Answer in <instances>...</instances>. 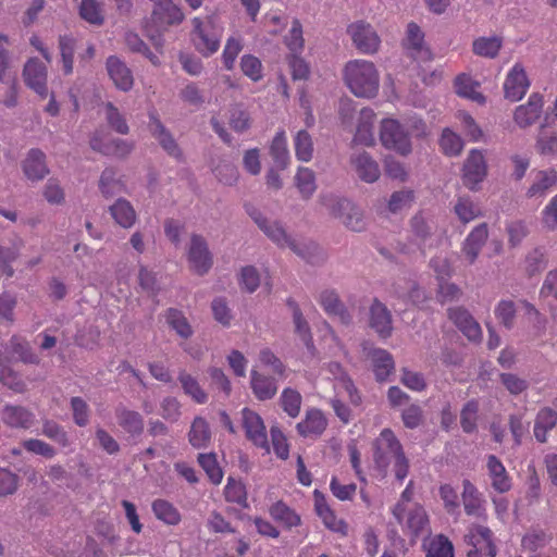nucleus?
Wrapping results in <instances>:
<instances>
[{"instance_id": "6", "label": "nucleus", "mask_w": 557, "mask_h": 557, "mask_svg": "<svg viewBox=\"0 0 557 557\" xmlns=\"http://www.w3.org/2000/svg\"><path fill=\"white\" fill-rule=\"evenodd\" d=\"M393 515L403 529L413 537L430 532L429 516L420 504L397 503Z\"/></svg>"}, {"instance_id": "33", "label": "nucleus", "mask_w": 557, "mask_h": 557, "mask_svg": "<svg viewBox=\"0 0 557 557\" xmlns=\"http://www.w3.org/2000/svg\"><path fill=\"white\" fill-rule=\"evenodd\" d=\"M109 212L115 223L123 228H131L137 220L134 207L124 198H119L112 206H110Z\"/></svg>"}, {"instance_id": "45", "label": "nucleus", "mask_w": 557, "mask_h": 557, "mask_svg": "<svg viewBox=\"0 0 557 557\" xmlns=\"http://www.w3.org/2000/svg\"><path fill=\"white\" fill-rule=\"evenodd\" d=\"M454 212L463 224H468L482 216V210L479 205L468 196L458 197L454 206Z\"/></svg>"}, {"instance_id": "54", "label": "nucleus", "mask_w": 557, "mask_h": 557, "mask_svg": "<svg viewBox=\"0 0 557 557\" xmlns=\"http://www.w3.org/2000/svg\"><path fill=\"white\" fill-rule=\"evenodd\" d=\"M414 202V193L411 189L394 191L388 201L387 209L391 213L397 214L409 210Z\"/></svg>"}, {"instance_id": "15", "label": "nucleus", "mask_w": 557, "mask_h": 557, "mask_svg": "<svg viewBox=\"0 0 557 557\" xmlns=\"http://www.w3.org/2000/svg\"><path fill=\"white\" fill-rule=\"evenodd\" d=\"M149 115V131L151 135L158 140L163 150L171 157L175 159L182 158V151L175 141L172 134L169 129L163 125L156 110H151L148 113Z\"/></svg>"}, {"instance_id": "52", "label": "nucleus", "mask_w": 557, "mask_h": 557, "mask_svg": "<svg viewBox=\"0 0 557 557\" xmlns=\"http://www.w3.org/2000/svg\"><path fill=\"white\" fill-rule=\"evenodd\" d=\"M269 512L275 521L283 523L287 528L297 527L301 521L300 517L283 502L273 504Z\"/></svg>"}, {"instance_id": "29", "label": "nucleus", "mask_w": 557, "mask_h": 557, "mask_svg": "<svg viewBox=\"0 0 557 557\" xmlns=\"http://www.w3.org/2000/svg\"><path fill=\"white\" fill-rule=\"evenodd\" d=\"M370 326L384 338L391 336L393 331L391 312L377 300L370 308Z\"/></svg>"}, {"instance_id": "41", "label": "nucleus", "mask_w": 557, "mask_h": 557, "mask_svg": "<svg viewBox=\"0 0 557 557\" xmlns=\"http://www.w3.org/2000/svg\"><path fill=\"white\" fill-rule=\"evenodd\" d=\"M503 47V39L499 36H482L473 40L472 51L474 54L494 59Z\"/></svg>"}, {"instance_id": "36", "label": "nucleus", "mask_w": 557, "mask_h": 557, "mask_svg": "<svg viewBox=\"0 0 557 557\" xmlns=\"http://www.w3.org/2000/svg\"><path fill=\"white\" fill-rule=\"evenodd\" d=\"M315 511L317 515L321 518L323 524L334 531L342 534H345L347 531V524L344 520L338 519L335 512L330 508L327 503L322 496H315Z\"/></svg>"}, {"instance_id": "4", "label": "nucleus", "mask_w": 557, "mask_h": 557, "mask_svg": "<svg viewBox=\"0 0 557 557\" xmlns=\"http://www.w3.org/2000/svg\"><path fill=\"white\" fill-rule=\"evenodd\" d=\"M438 244L436 226L432 220H428L422 213H417L410 221L409 242L400 244L399 250L404 253H411L417 250L422 253L426 249Z\"/></svg>"}, {"instance_id": "62", "label": "nucleus", "mask_w": 557, "mask_h": 557, "mask_svg": "<svg viewBox=\"0 0 557 557\" xmlns=\"http://www.w3.org/2000/svg\"><path fill=\"white\" fill-rule=\"evenodd\" d=\"M440 146L446 156L456 157L462 151L463 141L458 134L445 128L440 139Z\"/></svg>"}, {"instance_id": "30", "label": "nucleus", "mask_w": 557, "mask_h": 557, "mask_svg": "<svg viewBox=\"0 0 557 557\" xmlns=\"http://www.w3.org/2000/svg\"><path fill=\"white\" fill-rule=\"evenodd\" d=\"M557 184V172L553 169L541 170L534 174L532 184L527 190L529 198H544Z\"/></svg>"}, {"instance_id": "12", "label": "nucleus", "mask_w": 557, "mask_h": 557, "mask_svg": "<svg viewBox=\"0 0 557 557\" xmlns=\"http://www.w3.org/2000/svg\"><path fill=\"white\" fill-rule=\"evenodd\" d=\"M187 259L190 269L198 275L209 272L213 264L212 253L206 239L198 234H193L187 250Z\"/></svg>"}, {"instance_id": "44", "label": "nucleus", "mask_w": 557, "mask_h": 557, "mask_svg": "<svg viewBox=\"0 0 557 557\" xmlns=\"http://www.w3.org/2000/svg\"><path fill=\"white\" fill-rule=\"evenodd\" d=\"M371 358L376 380L385 381L395 368L392 355L384 349H374Z\"/></svg>"}, {"instance_id": "43", "label": "nucleus", "mask_w": 557, "mask_h": 557, "mask_svg": "<svg viewBox=\"0 0 557 557\" xmlns=\"http://www.w3.org/2000/svg\"><path fill=\"white\" fill-rule=\"evenodd\" d=\"M287 305L290 307L293 312V322L295 325V332L300 337V339L304 342V344L307 346L309 350L313 349V341L311 331L309 327L308 322L302 315V312L299 308V306L292 299L287 301Z\"/></svg>"}, {"instance_id": "8", "label": "nucleus", "mask_w": 557, "mask_h": 557, "mask_svg": "<svg viewBox=\"0 0 557 557\" xmlns=\"http://www.w3.org/2000/svg\"><path fill=\"white\" fill-rule=\"evenodd\" d=\"M347 33L355 47L364 54L377 52L381 39L373 26L366 21H356L348 25Z\"/></svg>"}, {"instance_id": "28", "label": "nucleus", "mask_w": 557, "mask_h": 557, "mask_svg": "<svg viewBox=\"0 0 557 557\" xmlns=\"http://www.w3.org/2000/svg\"><path fill=\"white\" fill-rule=\"evenodd\" d=\"M327 425V420L319 409L311 408L306 411L305 419L297 424V431L301 436H319Z\"/></svg>"}, {"instance_id": "59", "label": "nucleus", "mask_w": 557, "mask_h": 557, "mask_svg": "<svg viewBox=\"0 0 557 557\" xmlns=\"http://www.w3.org/2000/svg\"><path fill=\"white\" fill-rule=\"evenodd\" d=\"M456 91L459 96L471 99L478 103L485 102V97L479 91V85L467 75L457 77Z\"/></svg>"}, {"instance_id": "49", "label": "nucleus", "mask_w": 557, "mask_h": 557, "mask_svg": "<svg viewBox=\"0 0 557 557\" xmlns=\"http://www.w3.org/2000/svg\"><path fill=\"white\" fill-rule=\"evenodd\" d=\"M326 370L333 376V379L338 381L342 387L347 392L350 401L356 405L359 404L360 397L357 394V389L352 381L345 373L342 366L338 362H330Z\"/></svg>"}, {"instance_id": "14", "label": "nucleus", "mask_w": 557, "mask_h": 557, "mask_svg": "<svg viewBox=\"0 0 557 557\" xmlns=\"http://www.w3.org/2000/svg\"><path fill=\"white\" fill-rule=\"evenodd\" d=\"M242 424L246 437L257 447L269 451L268 435L262 418L253 410L244 408L242 410Z\"/></svg>"}, {"instance_id": "63", "label": "nucleus", "mask_w": 557, "mask_h": 557, "mask_svg": "<svg viewBox=\"0 0 557 557\" xmlns=\"http://www.w3.org/2000/svg\"><path fill=\"white\" fill-rule=\"evenodd\" d=\"M79 15L83 20L92 25H101L104 21L100 3L96 0H82Z\"/></svg>"}, {"instance_id": "35", "label": "nucleus", "mask_w": 557, "mask_h": 557, "mask_svg": "<svg viewBox=\"0 0 557 557\" xmlns=\"http://www.w3.org/2000/svg\"><path fill=\"white\" fill-rule=\"evenodd\" d=\"M557 424V411L549 408H542L535 418L533 433L537 442L545 443L547 441V434Z\"/></svg>"}, {"instance_id": "37", "label": "nucleus", "mask_w": 557, "mask_h": 557, "mask_svg": "<svg viewBox=\"0 0 557 557\" xmlns=\"http://www.w3.org/2000/svg\"><path fill=\"white\" fill-rule=\"evenodd\" d=\"M406 47L412 55L429 59L430 51L424 45V34L416 23H409L406 32Z\"/></svg>"}, {"instance_id": "50", "label": "nucleus", "mask_w": 557, "mask_h": 557, "mask_svg": "<svg viewBox=\"0 0 557 557\" xmlns=\"http://www.w3.org/2000/svg\"><path fill=\"white\" fill-rule=\"evenodd\" d=\"M295 185L302 198H310L317 189L314 172L309 168L300 166L295 175Z\"/></svg>"}, {"instance_id": "53", "label": "nucleus", "mask_w": 557, "mask_h": 557, "mask_svg": "<svg viewBox=\"0 0 557 557\" xmlns=\"http://www.w3.org/2000/svg\"><path fill=\"white\" fill-rule=\"evenodd\" d=\"M495 318L507 330H511L515 325L517 308L511 299H500L494 308Z\"/></svg>"}, {"instance_id": "22", "label": "nucleus", "mask_w": 557, "mask_h": 557, "mask_svg": "<svg viewBox=\"0 0 557 557\" xmlns=\"http://www.w3.org/2000/svg\"><path fill=\"white\" fill-rule=\"evenodd\" d=\"M486 469L491 486L494 491L504 494L511 490V478L503 462L495 455L486 457Z\"/></svg>"}, {"instance_id": "31", "label": "nucleus", "mask_w": 557, "mask_h": 557, "mask_svg": "<svg viewBox=\"0 0 557 557\" xmlns=\"http://www.w3.org/2000/svg\"><path fill=\"white\" fill-rule=\"evenodd\" d=\"M250 386L253 395L259 400L271 399L277 392L275 379L267 376L255 369H252L250 373Z\"/></svg>"}, {"instance_id": "17", "label": "nucleus", "mask_w": 557, "mask_h": 557, "mask_svg": "<svg viewBox=\"0 0 557 557\" xmlns=\"http://www.w3.org/2000/svg\"><path fill=\"white\" fill-rule=\"evenodd\" d=\"M530 87V81L525 70L520 63H516L508 72L505 83V97L511 101H519L523 98Z\"/></svg>"}, {"instance_id": "24", "label": "nucleus", "mask_w": 557, "mask_h": 557, "mask_svg": "<svg viewBox=\"0 0 557 557\" xmlns=\"http://www.w3.org/2000/svg\"><path fill=\"white\" fill-rule=\"evenodd\" d=\"M375 121V113L370 108H363L360 110L358 120H357V126H356V133L354 136V144L356 145H362V146H373L375 143L374 133H373V125Z\"/></svg>"}, {"instance_id": "16", "label": "nucleus", "mask_w": 557, "mask_h": 557, "mask_svg": "<svg viewBox=\"0 0 557 557\" xmlns=\"http://www.w3.org/2000/svg\"><path fill=\"white\" fill-rule=\"evenodd\" d=\"M249 214L259 228L278 247L296 248L295 239L287 235L286 231L278 222L269 221L257 210H252Z\"/></svg>"}, {"instance_id": "47", "label": "nucleus", "mask_w": 557, "mask_h": 557, "mask_svg": "<svg viewBox=\"0 0 557 557\" xmlns=\"http://www.w3.org/2000/svg\"><path fill=\"white\" fill-rule=\"evenodd\" d=\"M151 507L158 520H161L169 525H176L180 523L181 513L170 502L165 499H156Z\"/></svg>"}, {"instance_id": "51", "label": "nucleus", "mask_w": 557, "mask_h": 557, "mask_svg": "<svg viewBox=\"0 0 557 557\" xmlns=\"http://www.w3.org/2000/svg\"><path fill=\"white\" fill-rule=\"evenodd\" d=\"M103 114L108 125L121 135H126L129 132V126L126 122L125 115L112 103H103Z\"/></svg>"}, {"instance_id": "21", "label": "nucleus", "mask_w": 557, "mask_h": 557, "mask_svg": "<svg viewBox=\"0 0 557 557\" xmlns=\"http://www.w3.org/2000/svg\"><path fill=\"white\" fill-rule=\"evenodd\" d=\"M461 499L465 512L468 516L475 518L486 517L485 500L482 494L479 492L475 485L467 479L462 481Z\"/></svg>"}, {"instance_id": "57", "label": "nucleus", "mask_w": 557, "mask_h": 557, "mask_svg": "<svg viewBox=\"0 0 557 557\" xmlns=\"http://www.w3.org/2000/svg\"><path fill=\"white\" fill-rule=\"evenodd\" d=\"M178 381L185 394L191 397L197 404H205L207 401V394L193 375L186 371H181L178 374Z\"/></svg>"}, {"instance_id": "56", "label": "nucleus", "mask_w": 557, "mask_h": 557, "mask_svg": "<svg viewBox=\"0 0 557 557\" xmlns=\"http://www.w3.org/2000/svg\"><path fill=\"white\" fill-rule=\"evenodd\" d=\"M425 557H454V546L443 534L436 535L425 544Z\"/></svg>"}, {"instance_id": "25", "label": "nucleus", "mask_w": 557, "mask_h": 557, "mask_svg": "<svg viewBox=\"0 0 557 557\" xmlns=\"http://www.w3.org/2000/svg\"><path fill=\"white\" fill-rule=\"evenodd\" d=\"M449 319L470 341H480L482 329L473 317L463 308H450L448 310Z\"/></svg>"}, {"instance_id": "1", "label": "nucleus", "mask_w": 557, "mask_h": 557, "mask_svg": "<svg viewBox=\"0 0 557 557\" xmlns=\"http://www.w3.org/2000/svg\"><path fill=\"white\" fill-rule=\"evenodd\" d=\"M426 135V124L414 115L407 116L404 122L394 117H385L380 122L379 137L382 146L403 157L412 152L411 137L422 138Z\"/></svg>"}, {"instance_id": "64", "label": "nucleus", "mask_w": 557, "mask_h": 557, "mask_svg": "<svg viewBox=\"0 0 557 557\" xmlns=\"http://www.w3.org/2000/svg\"><path fill=\"white\" fill-rule=\"evenodd\" d=\"M224 495L227 502L235 503L245 508L248 506L246 487L240 481L228 478Z\"/></svg>"}, {"instance_id": "3", "label": "nucleus", "mask_w": 557, "mask_h": 557, "mask_svg": "<svg viewBox=\"0 0 557 557\" xmlns=\"http://www.w3.org/2000/svg\"><path fill=\"white\" fill-rule=\"evenodd\" d=\"M320 202L330 214L338 219L345 227L352 232H362L367 227V221L362 209L352 201L334 195H323Z\"/></svg>"}, {"instance_id": "58", "label": "nucleus", "mask_w": 557, "mask_h": 557, "mask_svg": "<svg viewBox=\"0 0 557 557\" xmlns=\"http://www.w3.org/2000/svg\"><path fill=\"white\" fill-rule=\"evenodd\" d=\"M270 152L278 166H281L282 169L286 168L289 161V151L287 148V138L284 131H280L276 133L275 137L271 143Z\"/></svg>"}, {"instance_id": "2", "label": "nucleus", "mask_w": 557, "mask_h": 557, "mask_svg": "<svg viewBox=\"0 0 557 557\" xmlns=\"http://www.w3.org/2000/svg\"><path fill=\"white\" fill-rule=\"evenodd\" d=\"M344 82L358 98L372 99L380 89V73L373 62L362 59L346 63L343 71Z\"/></svg>"}, {"instance_id": "5", "label": "nucleus", "mask_w": 557, "mask_h": 557, "mask_svg": "<svg viewBox=\"0 0 557 557\" xmlns=\"http://www.w3.org/2000/svg\"><path fill=\"white\" fill-rule=\"evenodd\" d=\"M184 20V12L173 0H159L152 3L151 14L147 20L146 28L153 39V33L161 36L171 26L180 25Z\"/></svg>"}, {"instance_id": "38", "label": "nucleus", "mask_w": 557, "mask_h": 557, "mask_svg": "<svg viewBox=\"0 0 557 557\" xmlns=\"http://www.w3.org/2000/svg\"><path fill=\"white\" fill-rule=\"evenodd\" d=\"M115 416L119 425L132 435H139L144 431V419L139 412L129 410L125 407H117Z\"/></svg>"}, {"instance_id": "60", "label": "nucleus", "mask_w": 557, "mask_h": 557, "mask_svg": "<svg viewBox=\"0 0 557 557\" xmlns=\"http://www.w3.org/2000/svg\"><path fill=\"white\" fill-rule=\"evenodd\" d=\"M281 406L290 418H296L300 413L302 397L294 388H284L280 397Z\"/></svg>"}, {"instance_id": "39", "label": "nucleus", "mask_w": 557, "mask_h": 557, "mask_svg": "<svg viewBox=\"0 0 557 557\" xmlns=\"http://www.w3.org/2000/svg\"><path fill=\"white\" fill-rule=\"evenodd\" d=\"M319 301L327 314L337 317L345 324L350 321V317L335 290H323Z\"/></svg>"}, {"instance_id": "11", "label": "nucleus", "mask_w": 557, "mask_h": 557, "mask_svg": "<svg viewBox=\"0 0 557 557\" xmlns=\"http://www.w3.org/2000/svg\"><path fill=\"white\" fill-rule=\"evenodd\" d=\"M536 151L548 159L557 157V113H546L535 141Z\"/></svg>"}, {"instance_id": "18", "label": "nucleus", "mask_w": 557, "mask_h": 557, "mask_svg": "<svg viewBox=\"0 0 557 557\" xmlns=\"http://www.w3.org/2000/svg\"><path fill=\"white\" fill-rule=\"evenodd\" d=\"M488 238L486 223L476 225L465 238L461 245V252L470 264H473Z\"/></svg>"}, {"instance_id": "55", "label": "nucleus", "mask_w": 557, "mask_h": 557, "mask_svg": "<svg viewBox=\"0 0 557 557\" xmlns=\"http://www.w3.org/2000/svg\"><path fill=\"white\" fill-rule=\"evenodd\" d=\"M90 145L95 150H99L106 154H113L119 158L128 156L134 149V144L124 139H114L109 145L102 147L98 143L97 138H92L90 140Z\"/></svg>"}, {"instance_id": "61", "label": "nucleus", "mask_w": 557, "mask_h": 557, "mask_svg": "<svg viewBox=\"0 0 557 557\" xmlns=\"http://www.w3.org/2000/svg\"><path fill=\"white\" fill-rule=\"evenodd\" d=\"M198 462L213 484L218 485L222 482L223 471L214 454H199Z\"/></svg>"}, {"instance_id": "19", "label": "nucleus", "mask_w": 557, "mask_h": 557, "mask_svg": "<svg viewBox=\"0 0 557 557\" xmlns=\"http://www.w3.org/2000/svg\"><path fill=\"white\" fill-rule=\"evenodd\" d=\"M106 67L110 79L119 90L129 91L133 88V73L119 57L110 55Z\"/></svg>"}, {"instance_id": "32", "label": "nucleus", "mask_w": 557, "mask_h": 557, "mask_svg": "<svg viewBox=\"0 0 557 557\" xmlns=\"http://www.w3.org/2000/svg\"><path fill=\"white\" fill-rule=\"evenodd\" d=\"M1 418L7 425L16 429H28L34 422L33 412L22 406L7 405Z\"/></svg>"}, {"instance_id": "7", "label": "nucleus", "mask_w": 557, "mask_h": 557, "mask_svg": "<svg viewBox=\"0 0 557 557\" xmlns=\"http://www.w3.org/2000/svg\"><path fill=\"white\" fill-rule=\"evenodd\" d=\"M191 24V39L196 49L205 57L216 52L220 47L222 28L215 25L211 18L194 17Z\"/></svg>"}, {"instance_id": "26", "label": "nucleus", "mask_w": 557, "mask_h": 557, "mask_svg": "<svg viewBox=\"0 0 557 557\" xmlns=\"http://www.w3.org/2000/svg\"><path fill=\"white\" fill-rule=\"evenodd\" d=\"M492 535L490 528L482 524H473L469 529V533L466 539L467 542L475 548V550H486L488 557H496L497 550L493 543Z\"/></svg>"}, {"instance_id": "34", "label": "nucleus", "mask_w": 557, "mask_h": 557, "mask_svg": "<svg viewBox=\"0 0 557 557\" xmlns=\"http://www.w3.org/2000/svg\"><path fill=\"white\" fill-rule=\"evenodd\" d=\"M98 186L100 193L106 198H111L125 191V184L113 168H107L102 171Z\"/></svg>"}, {"instance_id": "46", "label": "nucleus", "mask_w": 557, "mask_h": 557, "mask_svg": "<svg viewBox=\"0 0 557 557\" xmlns=\"http://www.w3.org/2000/svg\"><path fill=\"white\" fill-rule=\"evenodd\" d=\"M9 346L18 360L24 363L37 364L39 357L33 351L28 341L20 335H13L9 341Z\"/></svg>"}, {"instance_id": "48", "label": "nucleus", "mask_w": 557, "mask_h": 557, "mask_svg": "<svg viewBox=\"0 0 557 557\" xmlns=\"http://www.w3.org/2000/svg\"><path fill=\"white\" fill-rule=\"evenodd\" d=\"M294 149L297 160L309 162L313 158V140L307 131H298L294 138Z\"/></svg>"}, {"instance_id": "20", "label": "nucleus", "mask_w": 557, "mask_h": 557, "mask_svg": "<svg viewBox=\"0 0 557 557\" xmlns=\"http://www.w3.org/2000/svg\"><path fill=\"white\" fill-rule=\"evenodd\" d=\"M26 85L41 97L47 96V69L37 59H29L23 70Z\"/></svg>"}, {"instance_id": "9", "label": "nucleus", "mask_w": 557, "mask_h": 557, "mask_svg": "<svg viewBox=\"0 0 557 557\" xmlns=\"http://www.w3.org/2000/svg\"><path fill=\"white\" fill-rule=\"evenodd\" d=\"M403 453L399 441L389 429H384L374 442V462L384 472L394 458Z\"/></svg>"}, {"instance_id": "27", "label": "nucleus", "mask_w": 557, "mask_h": 557, "mask_svg": "<svg viewBox=\"0 0 557 557\" xmlns=\"http://www.w3.org/2000/svg\"><path fill=\"white\" fill-rule=\"evenodd\" d=\"M351 164L359 176L366 183H374L379 180L381 171L377 162L368 153L360 152L351 157Z\"/></svg>"}, {"instance_id": "10", "label": "nucleus", "mask_w": 557, "mask_h": 557, "mask_svg": "<svg viewBox=\"0 0 557 557\" xmlns=\"http://www.w3.org/2000/svg\"><path fill=\"white\" fill-rule=\"evenodd\" d=\"M487 175V163L484 151L471 149L462 166L463 184L471 190H476Z\"/></svg>"}, {"instance_id": "42", "label": "nucleus", "mask_w": 557, "mask_h": 557, "mask_svg": "<svg viewBox=\"0 0 557 557\" xmlns=\"http://www.w3.org/2000/svg\"><path fill=\"white\" fill-rule=\"evenodd\" d=\"M211 440L209 423L202 417H196L191 422L188 441L195 448L207 447Z\"/></svg>"}, {"instance_id": "23", "label": "nucleus", "mask_w": 557, "mask_h": 557, "mask_svg": "<svg viewBox=\"0 0 557 557\" xmlns=\"http://www.w3.org/2000/svg\"><path fill=\"white\" fill-rule=\"evenodd\" d=\"M22 170L27 180L38 182L49 174L46 154L37 148L30 149L22 161Z\"/></svg>"}, {"instance_id": "40", "label": "nucleus", "mask_w": 557, "mask_h": 557, "mask_svg": "<svg viewBox=\"0 0 557 557\" xmlns=\"http://www.w3.org/2000/svg\"><path fill=\"white\" fill-rule=\"evenodd\" d=\"M165 322L181 338L188 339L194 330L185 314L175 308H170L164 313Z\"/></svg>"}, {"instance_id": "13", "label": "nucleus", "mask_w": 557, "mask_h": 557, "mask_svg": "<svg viewBox=\"0 0 557 557\" xmlns=\"http://www.w3.org/2000/svg\"><path fill=\"white\" fill-rule=\"evenodd\" d=\"M543 107V96L537 92L531 94L525 103L516 107L512 114L515 124L521 129L531 127L541 117Z\"/></svg>"}]
</instances>
